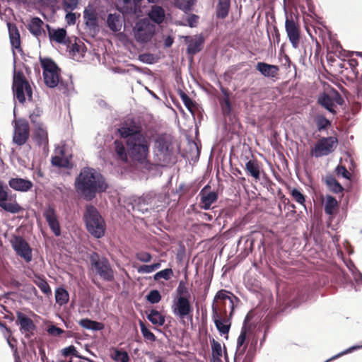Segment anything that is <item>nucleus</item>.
Wrapping results in <instances>:
<instances>
[{
	"instance_id": "f257e3e1",
	"label": "nucleus",
	"mask_w": 362,
	"mask_h": 362,
	"mask_svg": "<svg viewBox=\"0 0 362 362\" xmlns=\"http://www.w3.org/2000/svg\"><path fill=\"white\" fill-rule=\"evenodd\" d=\"M117 132L125 139V144L117 139L113 142L117 158L125 163L131 161L151 170L153 165L148 159L150 141L142 127L132 120L129 124L126 122L122 124Z\"/></svg>"
},
{
	"instance_id": "f03ea898",
	"label": "nucleus",
	"mask_w": 362,
	"mask_h": 362,
	"mask_svg": "<svg viewBox=\"0 0 362 362\" xmlns=\"http://www.w3.org/2000/svg\"><path fill=\"white\" fill-rule=\"evenodd\" d=\"M217 300V305L212 304V319L219 334L226 335L231 326L230 320L235 308L240 302V299L233 293L226 290L218 291L214 298Z\"/></svg>"
},
{
	"instance_id": "7ed1b4c3",
	"label": "nucleus",
	"mask_w": 362,
	"mask_h": 362,
	"mask_svg": "<svg viewBox=\"0 0 362 362\" xmlns=\"http://www.w3.org/2000/svg\"><path fill=\"white\" fill-rule=\"evenodd\" d=\"M76 192L84 200L91 202L98 194H102L108 188L105 177L91 167H84L74 181Z\"/></svg>"
},
{
	"instance_id": "20e7f679",
	"label": "nucleus",
	"mask_w": 362,
	"mask_h": 362,
	"mask_svg": "<svg viewBox=\"0 0 362 362\" xmlns=\"http://www.w3.org/2000/svg\"><path fill=\"white\" fill-rule=\"evenodd\" d=\"M83 221L88 232L95 238L105 235L106 224L104 218L93 205H87L83 214Z\"/></svg>"
},
{
	"instance_id": "39448f33",
	"label": "nucleus",
	"mask_w": 362,
	"mask_h": 362,
	"mask_svg": "<svg viewBox=\"0 0 362 362\" xmlns=\"http://www.w3.org/2000/svg\"><path fill=\"white\" fill-rule=\"evenodd\" d=\"M12 92L14 100H17L23 104L26 101V97L29 101L33 100V89L28 81L26 79L22 71H16V60L13 61V75L12 82Z\"/></svg>"
},
{
	"instance_id": "423d86ee",
	"label": "nucleus",
	"mask_w": 362,
	"mask_h": 362,
	"mask_svg": "<svg viewBox=\"0 0 362 362\" xmlns=\"http://www.w3.org/2000/svg\"><path fill=\"white\" fill-rule=\"evenodd\" d=\"M89 260L93 269L101 279L106 281L115 279L114 272L107 258L100 257L98 253L93 252L89 256Z\"/></svg>"
},
{
	"instance_id": "0eeeda50",
	"label": "nucleus",
	"mask_w": 362,
	"mask_h": 362,
	"mask_svg": "<svg viewBox=\"0 0 362 362\" xmlns=\"http://www.w3.org/2000/svg\"><path fill=\"white\" fill-rule=\"evenodd\" d=\"M133 31L136 41L142 44L149 42L156 33L155 25L147 18H142L137 21Z\"/></svg>"
},
{
	"instance_id": "6e6552de",
	"label": "nucleus",
	"mask_w": 362,
	"mask_h": 362,
	"mask_svg": "<svg viewBox=\"0 0 362 362\" xmlns=\"http://www.w3.org/2000/svg\"><path fill=\"white\" fill-rule=\"evenodd\" d=\"M10 192L8 187L0 180V208L6 212L15 214L23 211V208L14 200L8 202Z\"/></svg>"
},
{
	"instance_id": "1a4fd4ad",
	"label": "nucleus",
	"mask_w": 362,
	"mask_h": 362,
	"mask_svg": "<svg viewBox=\"0 0 362 362\" xmlns=\"http://www.w3.org/2000/svg\"><path fill=\"white\" fill-rule=\"evenodd\" d=\"M338 140L334 136H327L320 139L311 150V155L315 158L327 156L334 151V144Z\"/></svg>"
},
{
	"instance_id": "9d476101",
	"label": "nucleus",
	"mask_w": 362,
	"mask_h": 362,
	"mask_svg": "<svg viewBox=\"0 0 362 362\" xmlns=\"http://www.w3.org/2000/svg\"><path fill=\"white\" fill-rule=\"evenodd\" d=\"M30 127L28 122L25 119L16 120L14 124L13 142L17 146H22L29 139Z\"/></svg>"
},
{
	"instance_id": "9b49d317",
	"label": "nucleus",
	"mask_w": 362,
	"mask_h": 362,
	"mask_svg": "<svg viewBox=\"0 0 362 362\" xmlns=\"http://www.w3.org/2000/svg\"><path fill=\"white\" fill-rule=\"evenodd\" d=\"M171 309L174 315L181 320L188 317H192L193 308L191 305V300L184 299L183 298H174Z\"/></svg>"
},
{
	"instance_id": "f8f14e48",
	"label": "nucleus",
	"mask_w": 362,
	"mask_h": 362,
	"mask_svg": "<svg viewBox=\"0 0 362 362\" xmlns=\"http://www.w3.org/2000/svg\"><path fill=\"white\" fill-rule=\"evenodd\" d=\"M11 244L16 253L23 258L25 262H30L33 259L32 249L29 243L21 235H14Z\"/></svg>"
},
{
	"instance_id": "ddd939ff",
	"label": "nucleus",
	"mask_w": 362,
	"mask_h": 362,
	"mask_svg": "<svg viewBox=\"0 0 362 362\" xmlns=\"http://www.w3.org/2000/svg\"><path fill=\"white\" fill-rule=\"evenodd\" d=\"M250 332V329L244 324L237 339L234 362H240L241 357L244 356L248 344L247 334Z\"/></svg>"
},
{
	"instance_id": "4468645a",
	"label": "nucleus",
	"mask_w": 362,
	"mask_h": 362,
	"mask_svg": "<svg viewBox=\"0 0 362 362\" xmlns=\"http://www.w3.org/2000/svg\"><path fill=\"white\" fill-rule=\"evenodd\" d=\"M43 216L52 233L56 236L61 235V227L55 209L52 206L48 205L43 212Z\"/></svg>"
},
{
	"instance_id": "2eb2a0df",
	"label": "nucleus",
	"mask_w": 362,
	"mask_h": 362,
	"mask_svg": "<svg viewBox=\"0 0 362 362\" xmlns=\"http://www.w3.org/2000/svg\"><path fill=\"white\" fill-rule=\"evenodd\" d=\"M184 39L185 42L188 44L186 50L187 54L194 56L203 49L205 39L202 34L196 35L193 37L185 36Z\"/></svg>"
},
{
	"instance_id": "dca6fc26",
	"label": "nucleus",
	"mask_w": 362,
	"mask_h": 362,
	"mask_svg": "<svg viewBox=\"0 0 362 362\" xmlns=\"http://www.w3.org/2000/svg\"><path fill=\"white\" fill-rule=\"evenodd\" d=\"M83 13L86 28L90 32H93V34L98 33L99 32V23L98 13L95 10L90 6H88L87 8H85Z\"/></svg>"
},
{
	"instance_id": "f3484780",
	"label": "nucleus",
	"mask_w": 362,
	"mask_h": 362,
	"mask_svg": "<svg viewBox=\"0 0 362 362\" xmlns=\"http://www.w3.org/2000/svg\"><path fill=\"white\" fill-rule=\"evenodd\" d=\"M285 28L290 42L294 49L299 46L300 42V29L297 23L293 20L286 18L285 22Z\"/></svg>"
},
{
	"instance_id": "a211bd4d",
	"label": "nucleus",
	"mask_w": 362,
	"mask_h": 362,
	"mask_svg": "<svg viewBox=\"0 0 362 362\" xmlns=\"http://www.w3.org/2000/svg\"><path fill=\"white\" fill-rule=\"evenodd\" d=\"M171 142L167 139L165 134L157 136L154 140V153L156 156H168L170 153Z\"/></svg>"
},
{
	"instance_id": "6ab92c4d",
	"label": "nucleus",
	"mask_w": 362,
	"mask_h": 362,
	"mask_svg": "<svg viewBox=\"0 0 362 362\" xmlns=\"http://www.w3.org/2000/svg\"><path fill=\"white\" fill-rule=\"evenodd\" d=\"M16 325H19L21 333L35 331L37 329L33 320L26 314L16 311Z\"/></svg>"
},
{
	"instance_id": "aec40b11",
	"label": "nucleus",
	"mask_w": 362,
	"mask_h": 362,
	"mask_svg": "<svg viewBox=\"0 0 362 362\" xmlns=\"http://www.w3.org/2000/svg\"><path fill=\"white\" fill-rule=\"evenodd\" d=\"M307 299L305 291L303 289H295L291 293L286 294L284 301L287 307L297 308L301 303Z\"/></svg>"
},
{
	"instance_id": "412c9836",
	"label": "nucleus",
	"mask_w": 362,
	"mask_h": 362,
	"mask_svg": "<svg viewBox=\"0 0 362 362\" xmlns=\"http://www.w3.org/2000/svg\"><path fill=\"white\" fill-rule=\"evenodd\" d=\"M8 186L15 191L27 192L33 187V183L28 179L16 177L8 180Z\"/></svg>"
},
{
	"instance_id": "4be33fe9",
	"label": "nucleus",
	"mask_w": 362,
	"mask_h": 362,
	"mask_svg": "<svg viewBox=\"0 0 362 362\" xmlns=\"http://www.w3.org/2000/svg\"><path fill=\"white\" fill-rule=\"evenodd\" d=\"M220 90L223 95L218 99L222 114L224 117H230L233 114V107L230 100V93L228 89L222 86H220Z\"/></svg>"
},
{
	"instance_id": "5701e85b",
	"label": "nucleus",
	"mask_w": 362,
	"mask_h": 362,
	"mask_svg": "<svg viewBox=\"0 0 362 362\" xmlns=\"http://www.w3.org/2000/svg\"><path fill=\"white\" fill-rule=\"evenodd\" d=\"M147 320L154 325V329L161 332L160 329L157 327L163 326L165 322V317L160 312L155 308L145 311Z\"/></svg>"
},
{
	"instance_id": "b1692460",
	"label": "nucleus",
	"mask_w": 362,
	"mask_h": 362,
	"mask_svg": "<svg viewBox=\"0 0 362 362\" xmlns=\"http://www.w3.org/2000/svg\"><path fill=\"white\" fill-rule=\"evenodd\" d=\"M147 15L152 22L160 25L165 21V11L161 6L155 4L151 6Z\"/></svg>"
},
{
	"instance_id": "393cba45",
	"label": "nucleus",
	"mask_w": 362,
	"mask_h": 362,
	"mask_svg": "<svg viewBox=\"0 0 362 362\" xmlns=\"http://www.w3.org/2000/svg\"><path fill=\"white\" fill-rule=\"evenodd\" d=\"M256 69L265 77L274 78L278 74L279 68L276 65L269 64L264 62H258Z\"/></svg>"
},
{
	"instance_id": "a878e982",
	"label": "nucleus",
	"mask_w": 362,
	"mask_h": 362,
	"mask_svg": "<svg viewBox=\"0 0 362 362\" xmlns=\"http://www.w3.org/2000/svg\"><path fill=\"white\" fill-rule=\"evenodd\" d=\"M200 197L201 208L204 210H209L211 204L217 201L218 198V192L216 191L209 192L203 194H199Z\"/></svg>"
},
{
	"instance_id": "bb28decb",
	"label": "nucleus",
	"mask_w": 362,
	"mask_h": 362,
	"mask_svg": "<svg viewBox=\"0 0 362 362\" xmlns=\"http://www.w3.org/2000/svg\"><path fill=\"white\" fill-rule=\"evenodd\" d=\"M40 62L42 69V75L56 71H61V69L56 62L49 57H40Z\"/></svg>"
},
{
	"instance_id": "cd10ccee",
	"label": "nucleus",
	"mask_w": 362,
	"mask_h": 362,
	"mask_svg": "<svg viewBox=\"0 0 362 362\" xmlns=\"http://www.w3.org/2000/svg\"><path fill=\"white\" fill-rule=\"evenodd\" d=\"M230 0H218L216 6V17L218 19H225L230 9Z\"/></svg>"
},
{
	"instance_id": "c85d7f7f",
	"label": "nucleus",
	"mask_w": 362,
	"mask_h": 362,
	"mask_svg": "<svg viewBox=\"0 0 362 362\" xmlns=\"http://www.w3.org/2000/svg\"><path fill=\"white\" fill-rule=\"evenodd\" d=\"M325 183L328 189L334 194H339L344 192V188L340 182L331 174L327 175Z\"/></svg>"
},
{
	"instance_id": "c756f323",
	"label": "nucleus",
	"mask_w": 362,
	"mask_h": 362,
	"mask_svg": "<svg viewBox=\"0 0 362 362\" xmlns=\"http://www.w3.org/2000/svg\"><path fill=\"white\" fill-rule=\"evenodd\" d=\"M245 170L247 175L253 177L255 180H259L260 179V167L257 160H249L245 163Z\"/></svg>"
},
{
	"instance_id": "7c9ffc66",
	"label": "nucleus",
	"mask_w": 362,
	"mask_h": 362,
	"mask_svg": "<svg viewBox=\"0 0 362 362\" xmlns=\"http://www.w3.org/2000/svg\"><path fill=\"white\" fill-rule=\"evenodd\" d=\"M78 325L83 328L92 331H101L104 329L103 323L93 320L90 318H82L78 321Z\"/></svg>"
},
{
	"instance_id": "2f4dec72",
	"label": "nucleus",
	"mask_w": 362,
	"mask_h": 362,
	"mask_svg": "<svg viewBox=\"0 0 362 362\" xmlns=\"http://www.w3.org/2000/svg\"><path fill=\"white\" fill-rule=\"evenodd\" d=\"M43 24L44 22L41 18L35 16L31 18L28 29L32 35L37 37L42 35Z\"/></svg>"
},
{
	"instance_id": "473e14b6",
	"label": "nucleus",
	"mask_w": 362,
	"mask_h": 362,
	"mask_svg": "<svg viewBox=\"0 0 362 362\" xmlns=\"http://www.w3.org/2000/svg\"><path fill=\"white\" fill-rule=\"evenodd\" d=\"M33 138L39 146L47 144V132L42 128V124H37V127H36V129L33 133Z\"/></svg>"
},
{
	"instance_id": "72a5a7b5",
	"label": "nucleus",
	"mask_w": 362,
	"mask_h": 362,
	"mask_svg": "<svg viewBox=\"0 0 362 362\" xmlns=\"http://www.w3.org/2000/svg\"><path fill=\"white\" fill-rule=\"evenodd\" d=\"M148 201L144 197H137L131 202L133 211H137L142 214L148 211Z\"/></svg>"
},
{
	"instance_id": "f704fd0d",
	"label": "nucleus",
	"mask_w": 362,
	"mask_h": 362,
	"mask_svg": "<svg viewBox=\"0 0 362 362\" xmlns=\"http://www.w3.org/2000/svg\"><path fill=\"white\" fill-rule=\"evenodd\" d=\"M318 103L325 108L327 111L332 114L336 113L335 104L333 103L331 95L328 93H323L317 100Z\"/></svg>"
},
{
	"instance_id": "c9c22d12",
	"label": "nucleus",
	"mask_w": 362,
	"mask_h": 362,
	"mask_svg": "<svg viewBox=\"0 0 362 362\" xmlns=\"http://www.w3.org/2000/svg\"><path fill=\"white\" fill-rule=\"evenodd\" d=\"M107 25L112 32H118L121 30L120 15L117 13H109L107 17Z\"/></svg>"
},
{
	"instance_id": "e433bc0d",
	"label": "nucleus",
	"mask_w": 362,
	"mask_h": 362,
	"mask_svg": "<svg viewBox=\"0 0 362 362\" xmlns=\"http://www.w3.org/2000/svg\"><path fill=\"white\" fill-rule=\"evenodd\" d=\"M49 39L62 45L69 43V40L67 38V33L64 28L55 29L52 34H50Z\"/></svg>"
},
{
	"instance_id": "4c0bfd02",
	"label": "nucleus",
	"mask_w": 362,
	"mask_h": 362,
	"mask_svg": "<svg viewBox=\"0 0 362 362\" xmlns=\"http://www.w3.org/2000/svg\"><path fill=\"white\" fill-rule=\"evenodd\" d=\"M61 71H56L52 73H48L47 74L43 75L44 82L45 85L49 88H54L58 86Z\"/></svg>"
},
{
	"instance_id": "58836bf2",
	"label": "nucleus",
	"mask_w": 362,
	"mask_h": 362,
	"mask_svg": "<svg viewBox=\"0 0 362 362\" xmlns=\"http://www.w3.org/2000/svg\"><path fill=\"white\" fill-rule=\"evenodd\" d=\"M10 42L12 47L18 49L21 46V37L19 31L15 25H8Z\"/></svg>"
},
{
	"instance_id": "ea45409f",
	"label": "nucleus",
	"mask_w": 362,
	"mask_h": 362,
	"mask_svg": "<svg viewBox=\"0 0 362 362\" xmlns=\"http://www.w3.org/2000/svg\"><path fill=\"white\" fill-rule=\"evenodd\" d=\"M69 300V292L64 287H58L55 290V301L60 306L66 304Z\"/></svg>"
},
{
	"instance_id": "a19ab883",
	"label": "nucleus",
	"mask_w": 362,
	"mask_h": 362,
	"mask_svg": "<svg viewBox=\"0 0 362 362\" xmlns=\"http://www.w3.org/2000/svg\"><path fill=\"white\" fill-rule=\"evenodd\" d=\"M175 293L176 295L175 298H183L184 299L191 300V294L189 293V288L187 287V284L182 280L179 281Z\"/></svg>"
},
{
	"instance_id": "79ce46f5",
	"label": "nucleus",
	"mask_w": 362,
	"mask_h": 362,
	"mask_svg": "<svg viewBox=\"0 0 362 362\" xmlns=\"http://www.w3.org/2000/svg\"><path fill=\"white\" fill-rule=\"evenodd\" d=\"M111 358L116 362H129L130 357L127 351L121 349H114Z\"/></svg>"
},
{
	"instance_id": "37998d69",
	"label": "nucleus",
	"mask_w": 362,
	"mask_h": 362,
	"mask_svg": "<svg viewBox=\"0 0 362 362\" xmlns=\"http://www.w3.org/2000/svg\"><path fill=\"white\" fill-rule=\"evenodd\" d=\"M337 206L338 202L336 198L332 195L327 194L326 196L325 204L324 206L325 214L328 215H332Z\"/></svg>"
},
{
	"instance_id": "c03bdc74",
	"label": "nucleus",
	"mask_w": 362,
	"mask_h": 362,
	"mask_svg": "<svg viewBox=\"0 0 362 362\" xmlns=\"http://www.w3.org/2000/svg\"><path fill=\"white\" fill-rule=\"evenodd\" d=\"M314 121L318 132L327 130L332 125L331 121L323 115H317L314 118Z\"/></svg>"
},
{
	"instance_id": "a18cd8bd",
	"label": "nucleus",
	"mask_w": 362,
	"mask_h": 362,
	"mask_svg": "<svg viewBox=\"0 0 362 362\" xmlns=\"http://www.w3.org/2000/svg\"><path fill=\"white\" fill-rule=\"evenodd\" d=\"M35 279L34 280V283L35 285L45 295H50L52 293V290L45 278L40 276V275H35Z\"/></svg>"
},
{
	"instance_id": "49530a36",
	"label": "nucleus",
	"mask_w": 362,
	"mask_h": 362,
	"mask_svg": "<svg viewBox=\"0 0 362 362\" xmlns=\"http://www.w3.org/2000/svg\"><path fill=\"white\" fill-rule=\"evenodd\" d=\"M195 2L196 0H175L174 5L184 13H188L192 10Z\"/></svg>"
},
{
	"instance_id": "de8ad7c7",
	"label": "nucleus",
	"mask_w": 362,
	"mask_h": 362,
	"mask_svg": "<svg viewBox=\"0 0 362 362\" xmlns=\"http://www.w3.org/2000/svg\"><path fill=\"white\" fill-rule=\"evenodd\" d=\"M141 332L144 337V338L149 341L154 342L156 340V337L155 334L149 329V328L146 325V324L141 320L139 322Z\"/></svg>"
},
{
	"instance_id": "09e8293b",
	"label": "nucleus",
	"mask_w": 362,
	"mask_h": 362,
	"mask_svg": "<svg viewBox=\"0 0 362 362\" xmlns=\"http://www.w3.org/2000/svg\"><path fill=\"white\" fill-rule=\"evenodd\" d=\"M145 298L149 303L157 304L161 300L162 296L158 290L152 289L148 293Z\"/></svg>"
},
{
	"instance_id": "8fccbe9b",
	"label": "nucleus",
	"mask_w": 362,
	"mask_h": 362,
	"mask_svg": "<svg viewBox=\"0 0 362 362\" xmlns=\"http://www.w3.org/2000/svg\"><path fill=\"white\" fill-rule=\"evenodd\" d=\"M334 173L339 177H341L347 180H351L353 178L352 175L349 172L344 165L339 164L334 169Z\"/></svg>"
},
{
	"instance_id": "3c124183",
	"label": "nucleus",
	"mask_w": 362,
	"mask_h": 362,
	"mask_svg": "<svg viewBox=\"0 0 362 362\" xmlns=\"http://www.w3.org/2000/svg\"><path fill=\"white\" fill-rule=\"evenodd\" d=\"M173 274V269L171 268H166L162 269L158 272H156L153 275V279L155 281H158L160 279H163L165 280H169Z\"/></svg>"
},
{
	"instance_id": "603ef678",
	"label": "nucleus",
	"mask_w": 362,
	"mask_h": 362,
	"mask_svg": "<svg viewBox=\"0 0 362 362\" xmlns=\"http://www.w3.org/2000/svg\"><path fill=\"white\" fill-rule=\"evenodd\" d=\"M362 349V345H354V346H350L349 348L344 350L343 351L333 356L332 357L329 358V359H327V361H325V362H329V361H334L345 354H350L354 351H356V350H358V349Z\"/></svg>"
},
{
	"instance_id": "864d4df0",
	"label": "nucleus",
	"mask_w": 362,
	"mask_h": 362,
	"mask_svg": "<svg viewBox=\"0 0 362 362\" xmlns=\"http://www.w3.org/2000/svg\"><path fill=\"white\" fill-rule=\"evenodd\" d=\"M211 346V356H222V348L221 344L214 338L210 339Z\"/></svg>"
},
{
	"instance_id": "5fc2aeb1",
	"label": "nucleus",
	"mask_w": 362,
	"mask_h": 362,
	"mask_svg": "<svg viewBox=\"0 0 362 362\" xmlns=\"http://www.w3.org/2000/svg\"><path fill=\"white\" fill-rule=\"evenodd\" d=\"M141 4H134L132 1V4L130 5H123L121 12L124 14L132 15L136 14L139 9Z\"/></svg>"
},
{
	"instance_id": "6e6d98bb",
	"label": "nucleus",
	"mask_w": 362,
	"mask_h": 362,
	"mask_svg": "<svg viewBox=\"0 0 362 362\" xmlns=\"http://www.w3.org/2000/svg\"><path fill=\"white\" fill-rule=\"evenodd\" d=\"M291 194L293 199L300 204L305 206V196L298 188H293L291 191Z\"/></svg>"
},
{
	"instance_id": "4d7b16f0",
	"label": "nucleus",
	"mask_w": 362,
	"mask_h": 362,
	"mask_svg": "<svg viewBox=\"0 0 362 362\" xmlns=\"http://www.w3.org/2000/svg\"><path fill=\"white\" fill-rule=\"evenodd\" d=\"M179 95L184 103L185 106L187 107L188 110L192 112V106L194 104L193 100L185 93L183 90H179Z\"/></svg>"
},
{
	"instance_id": "13d9d810",
	"label": "nucleus",
	"mask_w": 362,
	"mask_h": 362,
	"mask_svg": "<svg viewBox=\"0 0 362 362\" xmlns=\"http://www.w3.org/2000/svg\"><path fill=\"white\" fill-rule=\"evenodd\" d=\"M70 82L65 81L62 79H59V89L62 91V93L65 95H68L69 93L70 87L73 86V83L71 81V76H69Z\"/></svg>"
},
{
	"instance_id": "bf43d9fd",
	"label": "nucleus",
	"mask_w": 362,
	"mask_h": 362,
	"mask_svg": "<svg viewBox=\"0 0 362 362\" xmlns=\"http://www.w3.org/2000/svg\"><path fill=\"white\" fill-rule=\"evenodd\" d=\"M329 95H331L333 103L339 105H342L344 103V100L341 95L335 89L332 88Z\"/></svg>"
},
{
	"instance_id": "052dcab7",
	"label": "nucleus",
	"mask_w": 362,
	"mask_h": 362,
	"mask_svg": "<svg viewBox=\"0 0 362 362\" xmlns=\"http://www.w3.org/2000/svg\"><path fill=\"white\" fill-rule=\"evenodd\" d=\"M139 59L145 64H153L156 62L154 55L151 53L142 54L139 56Z\"/></svg>"
},
{
	"instance_id": "680f3d73",
	"label": "nucleus",
	"mask_w": 362,
	"mask_h": 362,
	"mask_svg": "<svg viewBox=\"0 0 362 362\" xmlns=\"http://www.w3.org/2000/svg\"><path fill=\"white\" fill-rule=\"evenodd\" d=\"M136 258L144 263H148L151 261L152 255L148 252H139L136 254Z\"/></svg>"
},
{
	"instance_id": "e2e57ef3",
	"label": "nucleus",
	"mask_w": 362,
	"mask_h": 362,
	"mask_svg": "<svg viewBox=\"0 0 362 362\" xmlns=\"http://www.w3.org/2000/svg\"><path fill=\"white\" fill-rule=\"evenodd\" d=\"M62 5L65 11L68 9L73 11L78 6L77 0H63Z\"/></svg>"
},
{
	"instance_id": "0e129e2a",
	"label": "nucleus",
	"mask_w": 362,
	"mask_h": 362,
	"mask_svg": "<svg viewBox=\"0 0 362 362\" xmlns=\"http://www.w3.org/2000/svg\"><path fill=\"white\" fill-rule=\"evenodd\" d=\"M47 332L49 335L54 337L60 336L64 332V331L62 329L54 325L49 326L47 327Z\"/></svg>"
},
{
	"instance_id": "69168bd1",
	"label": "nucleus",
	"mask_w": 362,
	"mask_h": 362,
	"mask_svg": "<svg viewBox=\"0 0 362 362\" xmlns=\"http://www.w3.org/2000/svg\"><path fill=\"white\" fill-rule=\"evenodd\" d=\"M255 352V348L249 347L244 358L243 359L241 358L240 362H252Z\"/></svg>"
},
{
	"instance_id": "338daca9",
	"label": "nucleus",
	"mask_w": 362,
	"mask_h": 362,
	"mask_svg": "<svg viewBox=\"0 0 362 362\" xmlns=\"http://www.w3.org/2000/svg\"><path fill=\"white\" fill-rule=\"evenodd\" d=\"M77 350L76 347L73 345L66 346L62 350V354L64 357H67L69 356H74Z\"/></svg>"
},
{
	"instance_id": "774afa93",
	"label": "nucleus",
	"mask_w": 362,
	"mask_h": 362,
	"mask_svg": "<svg viewBox=\"0 0 362 362\" xmlns=\"http://www.w3.org/2000/svg\"><path fill=\"white\" fill-rule=\"evenodd\" d=\"M351 274L356 284L358 286L362 285V273L358 269H356Z\"/></svg>"
}]
</instances>
